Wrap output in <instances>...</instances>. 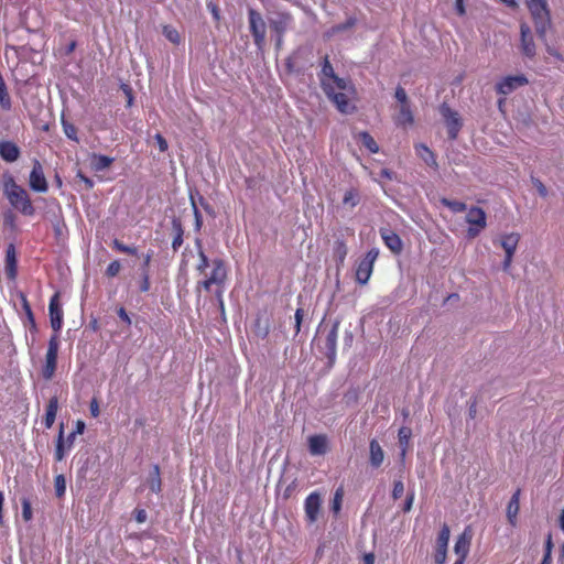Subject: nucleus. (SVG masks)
Returning a JSON list of instances; mask_svg holds the SVG:
<instances>
[{"label":"nucleus","instance_id":"1","mask_svg":"<svg viewBox=\"0 0 564 564\" xmlns=\"http://www.w3.org/2000/svg\"><path fill=\"white\" fill-rule=\"evenodd\" d=\"M323 73L322 86L326 95L340 112L351 113L356 108L354 86L349 82L334 76L329 66H325Z\"/></svg>","mask_w":564,"mask_h":564},{"label":"nucleus","instance_id":"2","mask_svg":"<svg viewBox=\"0 0 564 564\" xmlns=\"http://www.w3.org/2000/svg\"><path fill=\"white\" fill-rule=\"evenodd\" d=\"M197 270L202 274V280L198 282V288L212 292L214 291L219 300L220 307H224L221 295L224 285L227 279V269L220 259L209 261L203 251H199V262Z\"/></svg>","mask_w":564,"mask_h":564},{"label":"nucleus","instance_id":"3","mask_svg":"<svg viewBox=\"0 0 564 564\" xmlns=\"http://www.w3.org/2000/svg\"><path fill=\"white\" fill-rule=\"evenodd\" d=\"M3 195L11 207L24 216H33L35 208L28 191L19 185L11 174H3L0 180Z\"/></svg>","mask_w":564,"mask_h":564},{"label":"nucleus","instance_id":"4","mask_svg":"<svg viewBox=\"0 0 564 564\" xmlns=\"http://www.w3.org/2000/svg\"><path fill=\"white\" fill-rule=\"evenodd\" d=\"M528 9L534 20L536 32L544 36L550 26V13L546 0H527Z\"/></svg>","mask_w":564,"mask_h":564},{"label":"nucleus","instance_id":"5","mask_svg":"<svg viewBox=\"0 0 564 564\" xmlns=\"http://www.w3.org/2000/svg\"><path fill=\"white\" fill-rule=\"evenodd\" d=\"M58 349H59V340H58L57 334H55L48 340L47 351L45 355V361H44V365L42 368V376L46 380L52 379L55 373Z\"/></svg>","mask_w":564,"mask_h":564},{"label":"nucleus","instance_id":"6","mask_svg":"<svg viewBox=\"0 0 564 564\" xmlns=\"http://www.w3.org/2000/svg\"><path fill=\"white\" fill-rule=\"evenodd\" d=\"M466 223L468 237L476 238L487 226L486 213L479 207H473L466 214Z\"/></svg>","mask_w":564,"mask_h":564},{"label":"nucleus","instance_id":"7","mask_svg":"<svg viewBox=\"0 0 564 564\" xmlns=\"http://www.w3.org/2000/svg\"><path fill=\"white\" fill-rule=\"evenodd\" d=\"M379 256V250L377 248H372L369 250L366 256L359 261L356 270V280L360 284H366L373 270V264Z\"/></svg>","mask_w":564,"mask_h":564},{"label":"nucleus","instance_id":"8","mask_svg":"<svg viewBox=\"0 0 564 564\" xmlns=\"http://www.w3.org/2000/svg\"><path fill=\"white\" fill-rule=\"evenodd\" d=\"M29 186L37 193H45L48 189V183L44 175L42 164L35 160L29 176Z\"/></svg>","mask_w":564,"mask_h":564},{"label":"nucleus","instance_id":"9","mask_svg":"<svg viewBox=\"0 0 564 564\" xmlns=\"http://www.w3.org/2000/svg\"><path fill=\"white\" fill-rule=\"evenodd\" d=\"M322 507V498L321 495L316 491L310 494L304 502V511L306 520L310 523H314L317 521Z\"/></svg>","mask_w":564,"mask_h":564},{"label":"nucleus","instance_id":"10","mask_svg":"<svg viewBox=\"0 0 564 564\" xmlns=\"http://www.w3.org/2000/svg\"><path fill=\"white\" fill-rule=\"evenodd\" d=\"M525 84L528 79L523 75L507 76L497 83L496 89L498 94L507 96Z\"/></svg>","mask_w":564,"mask_h":564},{"label":"nucleus","instance_id":"11","mask_svg":"<svg viewBox=\"0 0 564 564\" xmlns=\"http://www.w3.org/2000/svg\"><path fill=\"white\" fill-rule=\"evenodd\" d=\"M250 29L256 44L260 47L265 39V23L262 17L254 10H249Z\"/></svg>","mask_w":564,"mask_h":564},{"label":"nucleus","instance_id":"12","mask_svg":"<svg viewBox=\"0 0 564 564\" xmlns=\"http://www.w3.org/2000/svg\"><path fill=\"white\" fill-rule=\"evenodd\" d=\"M520 48L525 56L530 58L535 56L536 48L534 39L530 26L525 23L520 25Z\"/></svg>","mask_w":564,"mask_h":564},{"label":"nucleus","instance_id":"13","mask_svg":"<svg viewBox=\"0 0 564 564\" xmlns=\"http://www.w3.org/2000/svg\"><path fill=\"white\" fill-rule=\"evenodd\" d=\"M451 531L447 525H444L438 534L437 538V545L436 551L434 555V560L436 564H444L446 561V554H447V545L449 541Z\"/></svg>","mask_w":564,"mask_h":564},{"label":"nucleus","instance_id":"14","mask_svg":"<svg viewBox=\"0 0 564 564\" xmlns=\"http://www.w3.org/2000/svg\"><path fill=\"white\" fill-rule=\"evenodd\" d=\"M50 321L52 328L57 333L63 324V310L59 304L58 293H55L50 301L48 305Z\"/></svg>","mask_w":564,"mask_h":564},{"label":"nucleus","instance_id":"15","mask_svg":"<svg viewBox=\"0 0 564 564\" xmlns=\"http://www.w3.org/2000/svg\"><path fill=\"white\" fill-rule=\"evenodd\" d=\"M471 539H473V532H471L470 528H466L464 530V532L457 538L455 546H454L455 554L458 556L457 560H462V561L466 560V557L469 553Z\"/></svg>","mask_w":564,"mask_h":564},{"label":"nucleus","instance_id":"16","mask_svg":"<svg viewBox=\"0 0 564 564\" xmlns=\"http://www.w3.org/2000/svg\"><path fill=\"white\" fill-rule=\"evenodd\" d=\"M520 238L521 236L518 232H505L499 236L498 241L505 253L514 256Z\"/></svg>","mask_w":564,"mask_h":564},{"label":"nucleus","instance_id":"17","mask_svg":"<svg viewBox=\"0 0 564 564\" xmlns=\"http://www.w3.org/2000/svg\"><path fill=\"white\" fill-rule=\"evenodd\" d=\"M393 121L397 126L408 127L413 123V113L410 105H395Z\"/></svg>","mask_w":564,"mask_h":564},{"label":"nucleus","instance_id":"18","mask_svg":"<svg viewBox=\"0 0 564 564\" xmlns=\"http://www.w3.org/2000/svg\"><path fill=\"white\" fill-rule=\"evenodd\" d=\"M307 443L312 455H324L328 451V438L324 434L310 436Z\"/></svg>","mask_w":564,"mask_h":564},{"label":"nucleus","instance_id":"19","mask_svg":"<svg viewBox=\"0 0 564 564\" xmlns=\"http://www.w3.org/2000/svg\"><path fill=\"white\" fill-rule=\"evenodd\" d=\"M442 115L445 119V123H446L449 137L456 138V135L460 129V120H459L458 115L447 107L442 108Z\"/></svg>","mask_w":564,"mask_h":564},{"label":"nucleus","instance_id":"20","mask_svg":"<svg viewBox=\"0 0 564 564\" xmlns=\"http://www.w3.org/2000/svg\"><path fill=\"white\" fill-rule=\"evenodd\" d=\"M380 235L382 240L384 241L386 246L393 252V253H400L402 251V241L400 237L389 230V229H381Z\"/></svg>","mask_w":564,"mask_h":564},{"label":"nucleus","instance_id":"21","mask_svg":"<svg viewBox=\"0 0 564 564\" xmlns=\"http://www.w3.org/2000/svg\"><path fill=\"white\" fill-rule=\"evenodd\" d=\"M384 460V451L377 440H371L369 443V462L375 468L382 465Z\"/></svg>","mask_w":564,"mask_h":564},{"label":"nucleus","instance_id":"22","mask_svg":"<svg viewBox=\"0 0 564 564\" xmlns=\"http://www.w3.org/2000/svg\"><path fill=\"white\" fill-rule=\"evenodd\" d=\"M520 510V492L517 491L511 497L508 506H507V518L509 523L512 527H516L518 523V513Z\"/></svg>","mask_w":564,"mask_h":564},{"label":"nucleus","instance_id":"23","mask_svg":"<svg viewBox=\"0 0 564 564\" xmlns=\"http://www.w3.org/2000/svg\"><path fill=\"white\" fill-rule=\"evenodd\" d=\"M20 155L19 148L10 141L0 142V156L7 162H14Z\"/></svg>","mask_w":564,"mask_h":564},{"label":"nucleus","instance_id":"24","mask_svg":"<svg viewBox=\"0 0 564 564\" xmlns=\"http://www.w3.org/2000/svg\"><path fill=\"white\" fill-rule=\"evenodd\" d=\"M112 158L101 154H91L89 158V166L95 172H101L108 169L112 164Z\"/></svg>","mask_w":564,"mask_h":564},{"label":"nucleus","instance_id":"25","mask_svg":"<svg viewBox=\"0 0 564 564\" xmlns=\"http://www.w3.org/2000/svg\"><path fill=\"white\" fill-rule=\"evenodd\" d=\"M17 252L13 245H9L6 251V273L10 279L15 276Z\"/></svg>","mask_w":564,"mask_h":564},{"label":"nucleus","instance_id":"26","mask_svg":"<svg viewBox=\"0 0 564 564\" xmlns=\"http://www.w3.org/2000/svg\"><path fill=\"white\" fill-rule=\"evenodd\" d=\"M58 410V402L56 398H52L46 408L45 414V426L47 429L52 427L55 422L56 413Z\"/></svg>","mask_w":564,"mask_h":564},{"label":"nucleus","instance_id":"27","mask_svg":"<svg viewBox=\"0 0 564 564\" xmlns=\"http://www.w3.org/2000/svg\"><path fill=\"white\" fill-rule=\"evenodd\" d=\"M162 33L166 37L167 41H170L171 43H173L175 45L181 44V42L183 41L182 34L173 25H169V24L163 25Z\"/></svg>","mask_w":564,"mask_h":564},{"label":"nucleus","instance_id":"28","mask_svg":"<svg viewBox=\"0 0 564 564\" xmlns=\"http://www.w3.org/2000/svg\"><path fill=\"white\" fill-rule=\"evenodd\" d=\"M412 435L410 427L403 426L399 430L398 440L401 447V456L404 457L408 451L409 442Z\"/></svg>","mask_w":564,"mask_h":564},{"label":"nucleus","instance_id":"29","mask_svg":"<svg viewBox=\"0 0 564 564\" xmlns=\"http://www.w3.org/2000/svg\"><path fill=\"white\" fill-rule=\"evenodd\" d=\"M357 139L371 153L379 152V145L377 144L375 139L368 132H359L358 135H357Z\"/></svg>","mask_w":564,"mask_h":564},{"label":"nucleus","instance_id":"30","mask_svg":"<svg viewBox=\"0 0 564 564\" xmlns=\"http://www.w3.org/2000/svg\"><path fill=\"white\" fill-rule=\"evenodd\" d=\"M359 193L356 189H348L343 197V205L348 209L355 208L359 203Z\"/></svg>","mask_w":564,"mask_h":564},{"label":"nucleus","instance_id":"31","mask_svg":"<svg viewBox=\"0 0 564 564\" xmlns=\"http://www.w3.org/2000/svg\"><path fill=\"white\" fill-rule=\"evenodd\" d=\"M415 152L426 164L435 165L436 161L432 151L424 144L415 145Z\"/></svg>","mask_w":564,"mask_h":564},{"label":"nucleus","instance_id":"32","mask_svg":"<svg viewBox=\"0 0 564 564\" xmlns=\"http://www.w3.org/2000/svg\"><path fill=\"white\" fill-rule=\"evenodd\" d=\"M68 446L65 447V444H64V440H63V425L61 426V431H59V435H58V441H57V446H56V452H55V458L56 460L61 462L66 452L68 451Z\"/></svg>","mask_w":564,"mask_h":564},{"label":"nucleus","instance_id":"33","mask_svg":"<svg viewBox=\"0 0 564 564\" xmlns=\"http://www.w3.org/2000/svg\"><path fill=\"white\" fill-rule=\"evenodd\" d=\"M344 498V491L341 488H338L335 494L332 501V510L337 514L340 511L341 503Z\"/></svg>","mask_w":564,"mask_h":564},{"label":"nucleus","instance_id":"34","mask_svg":"<svg viewBox=\"0 0 564 564\" xmlns=\"http://www.w3.org/2000/svg\"><path fill=\"white\" fill-rule=\"evenodd\" d=\"M336 341H337V326H334L327 337H326V346L327 348L334 354L336 349Z\"/></svg>","mask_w":564,"mask_h":564},{"label":"nucleus","instance_id":"35","mask_svg":"<svg viewBox=\"0 0 564 564\" xmlns=\"http://www.w3.org/2000/svg\"><path fill=\"white\" fill-rule=\"evenodd\" d=\"M442 204L455 213H460L466 209V205L464 203L456 200L442 199Z\"/></svg>","mask_w":564,"mask_h":564},{"label":"nucleus","instance_id":"36","mask_svg":"<svg viewBox=\"0 0 564 564\" xmlns=\"http://www.w3.org/2000/svg\"><path fill=\"white\" fill-rule=\"evenodd\" d=\"M55 491L58 497H62L66 491V480L63 475L55 477Z\"/></svg>","mask_w":564,"mask_h":564},{"label":"nucleus","instance_id":"37","mask_svg":"<svg viewBox=\"0 0 564 564\" xmlns=\"http://www.w3.org/2000/svg\"><path fill=\"white\" fill-rule=\"evenodd\" d=\"M63 129L67 138L77 141V130L74 124L63 121Z\"/></svg>","mask_w":564,"mask_h":564},{"label":"nucleus","instance_id":"38","mask_svg":"<svg viewBox=\"0 0 564 564\" xmlns=\"http://www.w3.org/2000/svg\"><path fill=\"white\" fill-rule=\"evenodd\" d=\"M85 431V423L80 420H78L76 422V429L75 431L69 435L68 437V448H70L72 444H73V441H74V437L76 434H83Z\"/></svg>","mask_w":564,"mask_h":564},{"label":"nucleus","instance_id":"39","mask_svg":"<svg viewBox=\"0 0 564 564\" xmlns=\"http://www.w3.org/2000/svg\"><path fill=\"white\" fill-rule=\"evenodd\" d=\"M397 105H409L406 93L403 88L399 87L395 90Z\"/></svg>","mask_w":564,"mask_h":564},{"label":"nucleus","instance_id":"40","mask_svg":"<svg viewBox=\"0 0 564 564\" xmlns=\"http://www.w3.org/2000/svg\"><path fill=\"white\" fill-rule=\"evenodd\" d=\"M120 269H121V264L119 261H112L108 267H107V270H106V273L107 275L109 276H116L119 272H120Z\"/></svg>","mask_w":564,"mask_h":564},{"label":"nucleus","instance_id":"41","mask_svg":"<svg viewBox=\"0 0 564 564\" xmlns=\"http://www.w3.org/2000/svg\"><path fill=\"white\" fill-rule=\"evenodd\" d=\"M22 517L25 521H30L32 519V508L28 500L22 501Z\"/></svg>","mask_w":564,"mask_h":564},{"label":"nucleus","instance_id":"42","mask_svg":"<svg viewBox=\"0 0 564 564\" xmlns=\"http://www.w3.org/2000/svg\"><path fill=\"white\" fill-rule=\"evenodd\" d=\"M150 489L153 492H159L161 490V481L158 475V468H155L154 477L150 480Z\"/></svg>","mask_w":564,"mask_h":564},{"label":"nucleus","instance_id":"43","mask_svg":"<svg viewBox=\"0 0 564 564\" xmlns=\"http://www.w3.org/2000/svg\"><path fill=\"white\" fill-rule=\"evenodd\" d=\"M113 247L118 250V251H121V252H124V253H131V254H134L135 253V249L134 248H131L129 246H126L121 242H119L118 240H115L113 242Z\"/></svg>","mask_w":564,"mask_h":564},{"label":"nucleus","instance_id":"44","mask_svg":"<svg viewBox=\"0 0 564 564\" xmlns=\"http://www.w3.org/2000/svg\"><path fill=\"white\" fill-rule=\"evenodd\" d=\"M404 486L402 481H395L392 490V496L394 499L400 498L403 495Z\"/></svg>","mask_w":564,"mask_h":564},{"label":"nucleus","instance_id":"45","mask_svg":"<svg viewBox=\"0 0 564 564\" xmlns=\"http://www.w3.org/2000/svg\"><path fill=\"white\" fill-rule=\"evenodd\" d=\"M154 140L161 152H165L167 150V142L160 133L154 135Z\"/></svg>","mask_w":564,"mask_h":564},{"label":"nucleus","instance_id":"46","mask_svg":"<svg viewBox=\"0 0 564 564\" xmlns=\"http://www.w3.org/2000/svg\"><path fill=\"white\" fill-rule=\"evenodd\" d=\"M90 413L94 417H97L100 413L99 404L96 399L90 402Z\"/></svg>","mask_w":564,"mask_h":564},{"label":"nucleus","instance_id":"47","mask_svg":"<svg viewBox=\"0 0 564 564\" xmlns=\"http://www.w3.org/2000/svg\"><path fill=\"white\" fill-rule=\"evenodd\" d=\"M455 9L459 15H464L466 13L464 0H455Z\"/></svg>","mask_w":564,"mask_h":564},{"label":"nucleus","instance_id":"48","mask_svg":"<svg viewBox=\"0 0 564 564\" xmlns=\"http://www.w3.org/2000/svg\"><path fill=\"white\" fill-rule=\"evenodd\" d=\"M135 520L139 523L145 522L147 521V512H145V510H143V509L137 510L135 511Z\"/></svg>","mask_w":564,"mask_h":564},{"label":"nucleus","instance_id":"49","mask_svg":"<svg viewBox=\"0 0 564 564\" xmlns=\"http://www.w3.org/2000/svg\"><path fill=\"white\" fill-rule=\"evenodd\" d=\"M535 186H536V191L538 193L542 196V197H545L547 195V189L546 187L540 182L538 181L535 183Z\"/></svg>","mask_w":564,"mask_h":564},{"label":"nucleus","instance_id":"50","mask_svg":"<svg viewBox=\"0 0 564 564\" xmlns=\"http://www.w3.org/2000/svg\"><path fill=\"white\" fill-rule=\"evenodd\" d=\"M512 260H513V256H509L508 253H505V259H503V270H509V268L511 267V263H512Z\"/></svg>","mask_w":564,"mask_h":564},{"label":"nucleus","instance_id":"51","mask_svg":"<svg viewBox=\"0 0 564 564\" xmlns=\"http://www.w3.org/2000/svg\"><path fill=\"white\" fill-rule=\"evenodd\" d=\"M118 315H119V317H120L123 322H126L128 325H130V324H131V319H130L129 315L127 314V312L124 311V308H120V310L118 311Z\"/></svg>","mask_w":564,"mask_h":564},{"label":"nucleus","instance_id":"52","mask_svg":"<svg viewBox=\"0 0 564 564\" xmlns=\"http://www.w3.org/2000/svg\"><path fill=\"white\" fill-rule=\"evenodd\" d=\"M193 207H194V214H195V219H196V228L199 229L202 226V216L194 203H193Z\"/></svg>","mask_w":564,"mask_h":564},{"label":"nucleus","instance_id":"53","mask_svg":"<svg viewBox=\"0 0 564 564\" xmlns=\"http://www.w3.org/2000/svg\"><path fill=\"white\" fill-rule=\"evenodd\" d=\"M149 288H150L149 276H148V274H144L140 289L142 292H147L149 290Z\"/></svg>","mask_w":564,"mask_h":564},{"label":"nucleus","instance_id":"54","mask_svg":"<svg viewBox=\"0 0 564 564\" xmlns=\"http://www.w3.org/2000/svg\"><path fill=\"white\" fill-rule=\"evenodd\" d=\"M208 8L210 9V12H212L213 17L216 20H219L220 19V14H219L218 8L215 4H208Z\"/></svg>","mask_w":564,"mask_h":564},{"label":"nucleus","instance_id":"55","mask_svg":"<svg viewBox=\"0 0 564 564\" xmlns=\"http://www.w3.org/2000/svg\"><path fill=\"white\" fill-rule=\"evenodd\" d=\"M380 175H381V177L387 178V180L393 178V173L387 169L381 170Z\"/></svg>","mask_w":564,"mask_h":564},{"label":"nucleus","instance_id":"56","mask_svg":"<svg viewBox=\"0 0 564 564\" xmlns=\"http://www.w3.org/2000/svg\"><path fill=\"white\" fill-rule=\"evenodd\" d=\"M364 564H375V555L372 553L364 556Z\"/></svg>","mask_w":564,"mask_h":564},{"label":"nucleus","instance_id":"57","mask_svg":"<svg viewBox=\"0 0 564 564\" xmlns=\"http://www.w3.org/2000/svg\"><path fill=\"white\" fill-rule=\"evenodd\" d=\"M351 25H352V21L349 20L346 24L335 26L333 29V33L332 34H334L335 32L341 31V30L346 29L347 26H351Z\"/></svg>","mask_w":564,"mask_h":564},{"label":"nucleus","instance_id":"58","mask_svg":"<svg viewBox=\"0 0 564 564\" xmlns=\"http://www.w3.org/2000/svg\"><path fill=\"white\" fill-rule=\"evenodd\" d=\"M78 177L89 187L91 188L94 186V183L88 177L84 176L83 174L78 173Z\"/></svg>","mask_w":564,"mask_h":564},{"label":"nucleus","instance_id":"59","mask_svg":"<svg viewBox=\"0 0 564 564\" xmlns=\"http://www.w3.org/2000/svg\"><path fill=\"white\" fill-rule=\"evenodd\" d=\"M503 4H506L509 8H517L518 2L517 0H500Z\"/></svg>","mask_w":564,"mask_h":564},{"label":"nucleus","instance_id":"60","mask_svg":"<svg viewBox=\"0 0 564 564\" xmlns=\"http://www.w3.org/2000/svg\"><path fill=\"white\" fill-rule=\"evenodd\" d=\"M295 319H296V329H300L301 319H302V312L301 310H297L295 313Z\"/></svg>","mask_w":564,"mask_h":564},{"label":"nucleus","instance_id":"61","mask_svg":"<svg viewBox=\"0 0 564 564\" xmlns=\"http://www.w3.org/2000/svg\"><path fill=\"white\" fill-rule=\"evenodd\" d=\"M476 413H477L476 403H471L469 406V416L471 419H474L476 416Z\"/></svg>","mask_w":564,"mask_h":564},{"label":"nucleus","instance_id":"62","mask_svg":"<svg viewBox=\"0 0 564 564\" xmlns=\"http://www.w3.org/2000/svg\"><path fill=\"white\" fill-rule=\"evenodd\" d=\"M558 522H560V528L564 531V508L561 511Z\"/></svg>","mask_w":564,"mask_h":564},{"label":"nucleus","instance_id":"63","mask_svg":"<svg viewBox=\"0 0 564 564\" xmlns=\"http://www.w3.org/2000/svg\"><path fill=\"white\" fill-rule=\"evenodd\" d=\"M552 563V557L549 553H545L541 564H551Z\"/></svg>","mask_w":564,"mask_h":564},{"label":"nucleus","instance_id":"64","mask_svg":"<svg viewBox=\"0 0 564 564\" xmlns=\"http://www.w3.org/2000/svg\"><path fill=\"white\" fill-rule=\"evenodd\" d=\"M546 51H547V53H549L550 55L555 56V57H557V58L560 57L558 53H557L554 48H552L551 46H549V45L546 46Z\"/></svg>","mask_w":564,"mask_h":564}]
</instances>
